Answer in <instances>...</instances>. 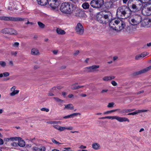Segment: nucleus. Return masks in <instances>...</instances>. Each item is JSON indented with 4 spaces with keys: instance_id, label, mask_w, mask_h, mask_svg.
I'll list each match as a JSON object with an SVG mask.
<instances>
[{
    "instance_id": "6",
    "label": "nucleus",
    "mask_w": 151,
    "mask_h": 151,
    "mask_svg": "<svg viewBox=\"0 0 151 151\" xmlns=\"http://www.w3.org/2000/svg\"><path fill=\"white\" fill-rule=\"evenodd\" d=\"M99 119H116L119 122H129L130 121L128 118L125 117H120L117 116H106L99 118Z\"/></svg>"
},
{
    "instance_id": "44",
    "label": "nucleus",
    "mask_w": 151,
    "mask_h": 151,
    "mask_svg": "<svg viewBox=\"0 0 151 151\" xmlns=\"http://www.w3.org/2000/svg\"><path fill=\"white\" fill-rule=\"evenodd\" d=\"M42 111H45L46 112H48L49 111V109L47 108H42L40 109Z\"/></svg>"
},
{
    "instance_id": "13",
    "label": "nucleus",
    "mask_w": 151,
    "mask_h": 151,
    "mask_svg": "<svg viewBox=\"0 0 151 151\" xmlns=\"http://www.w3.org/2000/svg\"><path fill=\"white\" fill-rule=\"evenodd\" d=\"M75 30L77 33L79 35L82 34L84 32V28L82 25L78 23L76 27Z\"/></svg>"
},
{
    "instance_id": "34",
    "label": "nucleus",
    "mask_w": 151,
    "mask_h": 151,
    "mask_svg": "<svg viewBox=\"0 0 151 151\" xmlns=\"http://www.w3.org/2000/svg\"><path fill=\"white\" fill-rule=\"evenodd\" d=\"M37 24L39 27L41 28H44L45 27V25L40 22H38Z\"/></svg>"
},
{
    "instance_id": "47",
    "label": "nucleus",
    "mask_w": 151,
    "mask_h": 151,
    "mask_svg": "<svg viewBox=\"0 0 151 151\" xmlns=\"http://www.w3.org/2000/svg\"><path fill=\"white\" fill-rule=\"evenodd\" d=\"M80 88V87H79V86H73L71 87V88L73 90L76 89H79Z\"/></svg>"
},
{
    "instance_id": "38",
    "label": "nucleus",
    "mask_w": 151,
    "mask_h": 151,
    "mask_svg": "<svg viewBox=\"0 0 151 151\" xmlns=\"http://www.w3.org/2000/svg\"><path fill=\"white\" fill-rule=\"evenodd\" d=\"M51 141L52 142L56 144V145H60L61 144L59 142H57L56 141L55 139H54V138H52L51 139Z\"/></svg>"
},
{
    "instance_id": "11",
    "label": "nucleus",
    "mask_w": 151,
    "mask_h": 151,
    "mask_svg": "<svg viewBox=\"0 0 151 151\" xmlns=\"http://www.w3.org/2000/svg\"><path fill=\"white\" fill-rule=\"evenodd\" d=\"M60 2L58 0H50L48 1V4L53 9H55L60 5Z\"/></svg>"
},
{
    "instance_id": "24",
    "label": "nucleus",
    "mask_w": 151,
    "mask_h": 151,
    "mask_svg": "<svg viewBox=\"0 0 151 151\" xmlns=\"http://www.w3.org/2000/svg\"><path fill=\"white\" fill-rule=\"evenodd\" d=\"M18 139L17 140H18V145L19 146L21 147H24L25 146V143L24 141L23 140H19V138L18 137Z\"/></svg>"
},
{
    "instance_id": "15",
    "label": "nucleus",
    "mask_w": 151,
    "mask_h": 151,
    "mask_svg": "<svg viewBox=\"0 0 151 151\" xmlns=\"http://www.w3.org/2000/svg\"><path fill=\"white\" fill-rule=\"evenodd\" d=\"M97 20L99 22L101 23H106L103 13H100L96 17Z\"/></svg>"
},
{
    "instance_id": "45",
    "label": "nucleus",
    "mask_w": 151,
    "mask_h": 151,
    "mask_svg": "<svg viewBox=\"0 0 151 151\" xmlns=\"http://www.w3.org/2000/svg\"><path fill=\"white\" fill-rule=\"evenodd\" d=\"M39 151H45L46 150V148L45 147H41L39 148Z\"/></svg>"
},
{
    "instance_id": "56",
    "label": "nucleus",
    "mask_w": 151,
    "mask_h": 151,
    "mask_svg": "<svg viewBox=\"0 0 151 151\" xmlns=\"http://www.w3.org/2000/svg\"><path fill=\"white\" fill-rule=\"evenodd\" d=\"M56 90V87H54L52 88V89L51 90V91L52 92H54V91L55 90Z\"/></svg>"
},
{
    "instance_id": "32",
    "label": "nucleus",
    "mask_w": 151,
    "mask_h": 151,
    "mask_svg": "<svg viewBox=\"0 0 151 151\" xmlns=\"http://www.w3.org/2000/svg\"><path fill=\"white\" fill-rule=\"evenodd\" d=\"M81 114L79 113H76L71 114L69 115L70 118H73L75 116H77L78 115H80Z\"/></svg>"
},
{
    "instance_id": "35",
    "label": "nucleus",
    "mask_w": 151,
    "mask_h": 151,
    "mask_svg": "<svg viewBox=\"0 0 151 151\" xmlns=\"http://www.w3.org/2000/svg\"><path fill=\"white\" fill-rule=\"evenodd\" d=\"M53 99L56 101L58 102H60L61 103H63L64 102V101L59 99L57 97H54Z\"/></svg>"
},
{
    "instance_id": "50",
    "label": "nucleus",
    "mask_w": 151,
    "mask_h": 151,
    "mask_svg": "<svg viewBox=\"0 0 151 151\" xmlns=\"http://www.w3.org/2000/svg\"><path fill=\"white\" fill-rule=\"evenodd\" d=\"M18 144L15 142H13L11 143V145L12 146H17Z\"/></svg>"
},
{
    "instance_id": "20",
    "label": "nucleus",
    "mask_w": 151,
    "mask_h": 151,
    "mask_svg": "<svg viewBox=\"0 0 151 151\" xmlns=\"http://www.w3.org/2000/svg\"><path fill=\"white\" fill-rule=\"evenodd\" d=\"M39 4L41 6H45L48 4V0H37Z\"/></svg>"
},
{
    "instance_id": "9",
    "label": "nucleus",
    "mask_w": 151,
    "mask_h": 151,
    "mask_svg": "<svg viewBox=\"0 0 151 151\" xmlns=\"http://www.w3.org/2000/svg\"><path fill=\"white\" fill-rule=\"evenodd\" d=\"M27 18L20 17H14L4 16L3 20L6 21H11L12 22H18L25 21Z\"/></svg>"
},
{
    "instance_id": "57",
    "label": "nucleus",
    "mask_w": 151,
    "mask_h": 151,
    "mask_svg": "<svg viewBox=\"0 0 151 151\" xmlns=\"http://www.w3.org/2000/svg\"><path fill=\"white\" fill-rule=\"evenodd\" d=\"M63 118L65 119L69 118H70L69 115L63 116Z\"/></svg>"
},
{
    "instance_id": "58",
    "label": "nucleus",
    "mask_w": 151,
    "mask_h": 151,
    "mask_svg": "<svg viewBox=\"0 0 151 151\" xmlns=\"http://www.w3.org/2000/svg\"><path fill=\"white\" fill-rule=\"evenodd\" d=\"M144 92L143 91H139L138 92H137V94H139L141 93H142Z\"/></svg>"
},
{
    "instance_id": "30",
    "label": "nucleus",
    "mask_w": 151,
    "mask_h": 151,
    "mask_svg": "<svg viewBox=\"0 0 151 151\" xmlns=\"http://www.w3.org/2000/svg\"><path fill=\"white\" fill-rule=\"evenodd\" d=\"M10 28H5L2 29L1 32L3 33L9 34V30Z\"/></svg>"
},
{
    "instance_id": "2",
    "label": "nucleus",
    "mask_w": 151,
    "mask_h": 151,
    "mask_svg": "<svg viewBox=\"0 0 151 151\" xmlns=\"http://www.w3.org/2000/svg\"><path fill=\"white\" fill-rule=\"evenodd\" d=\"M128 6L132 9H131V15L134 13L140 11L142 4L141 0H130L128 2Z\"/></svg>"
},
{
    "instance_id": "3",
    "label": "nucleus",
    "mask_w": 151,
    "mask_h": 151,
    "mask_svg": "<svg viewBox=\"0 0 151 151\" xmlns=\"http://www.w3.org/2000/svg\"><path fill=\"white\" fill-rule=\"evenodd\" d=\"M110 27L116 31H120L125 26V24L122 21L118 19H112L109 22Z\"/></svg>"
},
{
    "instance_id": "61",
    "label": "nucleus",
    "mask_w": 151,
    "mask_h": 151,
    "mask_svg": "<svg viewBox=\"0 0 151 151\" xmlns=\"http://www.w3.org/2000/svg\"><path fill=\"white\" fill-rule=\"evenodd\" d=\"M62 94L65 97L66 95V93L65 92H63Z\"/></svg>"
},
{
    "instance_id": "54",
    "label": "nucleus",
    "mask_w": 151,
    "mask_h": 151,
    "mask_svg": "<svg viewBox=\"0 0 151 151\" xmlns=\"http://www.w3.org/2000/svg\"><path fill=\"white\" fill-rule=\"evenodd\" d=\"M4 142L3 139L0 138V145H2L3 144Z\"/></svg>"
},
{
    "instance_id": "4",
    "label": "nucleus",
    "mask_w": 151,
    "mask_h": 151,
    "mask_svg": "<svg viewBox=\"0 0 151 151\" xmlns=\"http://www.w3.org/2000/svg\"><path fill=\"white\" fill-rule=\"evenodd\" d=\"M75 8V6L71 3L65 2L61 4L60 10L63 13L70 14L73 12Z\"/></svg>"
},
{
    "instance_id": "21",
    "label": "nucleus",
    "mask_w": 151,
    "mask_h": 151,
    "mask_svg": "<svg viewBox=\"0 0 151 151\" xmlns=\"http://www.w3.org/2000/svg\"><path fill=\"white\" fill-rule=\"evenodd\" d=\"M147 55V53H145V52L140 54V55H137L135 57V59L136 60H139L141 58H144Z\"/></svg>"
},
{
    "instance_id": "17",
    "label": "nucleus",
    "mask_w": 151,
    "mask_h": 151,
    "mask_svg": "<svg viewBox=\"0 0 151 151\" xmlns=\"http://www.w3.org/2000/svg\"><path fill=\"white\" fill-rule=\"evenodd\" d=\"M150 70H151V65L141 70L136 72V74L137 75L140 74L145 73Z\"/></svg>"
},
{
    "instance_id": "39",
    "label": "nucleus",
    "mask_w": 151,
    "mask_h": 151,
    "mask_svg": "<svg viewBox=\"0 0 151 151\" xmlns=\"http://www.w3.org/2000/svg\"><path fill=\"white\" fill-rule=\"evenodd\" d=\"M0 65L3 67H4L6 66V63L4 61H0Z\"/></svg>"
},
{
    "instance_id": "27",
    "label": "nucleus",
    "mask_w": 151,
    "mask_h": 151,
    "mask_svg": "<svg viewBox=\"0 0 151 151\" xmlns=\"http://www.w3.org/2000/svg\"><path fill=\"white\" fill-rule=\"evenodd\" d=\"M56 32L58 34L63 35L65 33V32L60 28H58L56 30Z\"/></svg>"
},
{
    "instance_id": "16",
    "label": "nucleus",
    "mask_w": 151,
    "mask_h": 151,
    "mask_svg": "<svg viewBox=\"0 0 151 151\" xmlns=\"http://www.w3.org/2000/svg\"><path fill=\"white\" fill-rule=\"evenodd\" d=\"M104 4L105 8L109 9L113 7V2L111 0L110 1H106Z\"/></svg>"
},
{
    "instance_id": "19",
    "label": "nucleus",
    "mask_w": 151,
    "mask_h": 151,
    "mask_svg": "<svg viewBox=\"0 0 151 151\" xmlns=\"http://www.w3.org/2000/svg\"><path fill=\"white\" fill-rule=\"evenodd\" d=\"M31 54L34 55H37L40 54V52L37 48H34L31 50Z\"/></svg>"
},
{
    "instance_id": "31",
    "label": "nucleus",
    "mask_w": 151,
    "mask_h": 151,
    "mask_svg": "<svg viewBox=\"0 0 151 151\" xmlns=\"http://www.w3.org/2000/svg\"><path fill=\"white\" fill-rule=\"evenodd\" d=\"M143 111L142 110H137L136 111H135L132 112V113H129L128 114V115H135L136 114H138V113H140V112Z\"/></svg>"
},
{
    "instance_id": "10",
    "label": "nucleus",
    "mask_w": 151,
    "mask_h": 151,
    "mask_svg": "<svg viewBox=\"0 0 151 151\" xmlns=\"http://www.w3.org/2000/svg\"><path fill=\"white\" fill-rule=\"evenodd\" d=\"M102 13L106 23L109 22L112 19V14L110 11H105Z\"/></svg>"
},
{
    "instance_id": "25",
    "label": "nucleus",
    "mask_w": 151,
    "mask_h": 151,
    "mask_svg": "<svg viewBox=\"0 0 151 151\" xmlns=\"http://www.w3.org/2000/svg\"><path fill=\"white\" fill-rule=\"evenodd\" d=\"M92 147L94 150H97L99 149L100 145L97 143H94L92 144Z\"/></svg>"
},
{
    "instance_id": "8",
    "label": "nucleus",
    "mask_w": 151,
    "mask_h": 151,
    "mask_svg": "<svg viewBox=\"0 0 151 151\" xmlns=\"http://www.w3.org/2000/svg\"><path fill=\"white\" fill-rule=\"evenodd\" d=\"M142 13L145 16H149L151 14V3H147L143 7Z\"/></svg>"
},
{
    "instance_id": "26",
    "label": "nucleus",
    "mask_w": 151,
    "mask_h": 151,
    "mask_svg": "<svg viewBox=\"0 0 151 151\" xmlns=\"http://www.w3.org/2000/svg\"><path fill=\"white\" fill-rule=\"evenodd\" d=\"M115 78V77L114 76H107L104 77L103 80L104 81H108L114 79Z\"/></svg>"
},
{
    "instance_id": "22",
    "label": "nucleus",
    "mask_w": 151,
    "mask_h": 151,
    "mask_svg": "<svg viewBox=\"0 0 151 151\" xmlns=\"http://www.w3.org/2000/svg\"><path fill=\"white\" fill-rule=\"evenodd\" d=\"M65 107L64 109V110L67 109L68 110H73L74 109V106L72 104H65L64 105Z\"/></svg>"
},
{
    "instance_id": "63",
    "label": "nucleus",
    "mask_w": 151,
    "mask_h": 151,
    "mask_svg": "<svg viewBox=\"0 0 151 151\" xmlns=\"http://www.w3.org/2000/svg\"><path fill=\"white\" fill-rule=\"evenodd\" d=\"M118 58V57L116 56L114 57L113 58V60L114 61L116 60Z\"/></svg>"
},
{
    "instance_id": "49",
    "label": "nucleus",
    "mask_w": 151,
    "mask_h": 151,
    "mask_svg": "<svg viewBox=\"0 0 151 151\" xmlns=\"http://www.w3.org/2000/svg\"><path fill=\"white\" fill-rule=\"evenodd\" d=\"M111 83L114 86H116L117 85V83L115 81H112Z\"/></svg>"
},
{
    "instance_id": "60",
    "label": "nucleus",
    "mask_w": 151,
    "mask_h": 151,
    "mask_svg": "<svg viewBox=\"0 0 151 151\" xmlns=\"http://www.w3.org/2000/svg\"><path fill=\"white\" fill-rule=\"evenodd\" d=\"M53 52L54 54H57L58 53V51L57 50H54Z\"/></svg>"
},
{
    "instance_id": "41",
    "label": "nucleus",
    "mask_w": 151,
    "mask_h": 151,
    "mask_svg": "<svg viewBox=\"0 0 151 151\" xmlns=\"http://www.w3.org/2000/svg\"><path fill=\"white\" fill-rule=\"evenodd\" d=\"M32 150L33 151H39V148L36 147V146H34L32 148Z\"/></svg>"
},
{
    "instance_id": "42",
    "label": "nucleus",
    "mask_w": 151,
    "mask_h": 151,
    "mask_svg": "<svg viewBox=\"0 0 151 151\" xmlns=\"http://www.w3.org/2000/svg\"><path fill=\"white\" fill-rule=\"evenodd\" d=\"M119 113L121 114H125L127 113V109H124L120 110Z\"/></svg>"
},
{
    "instance_id": "55",
    "label": "nucleus",
    "mask_w": 151,
    "mask_h": 151,
    "mask_svg": "<svg viewBox=\"0 0 151 151\" xmlns=\"http://www.w3.org/2000/svg\"><path fill=\"white\" fill-rule=\"evenodd\" d=\"M108 91L107 89H103L101 91V93H103L104 92H106Z\"/></svg>"
},
{
    "instance_id": "40",
    "label": "nucleus",
    "mask_w": 151,
    "mask_h": 151,
    "mask_svg": "<svg viewBox=\"0 0 151 151\" xmlns=\"http://www.w3.org/2000/svg\"><path fill=\"white\" fill-rule=\"evenodd\" d=\"M114 102L109 103L107 105V107L108 108H112L114 106Z\"/></svg>"
},
{
    "instance_id": "43",
    "label": "nucleus",
    "mask_w": 151,
    "mask_h": 151,
    "mask_svg": "<svg viewBox=\"0 0 151 151\" xmlns=\"http://www.w3.org/2000/svg\"><path fill=\"white\" fill-rule=\"evenodd\" d=\"M65 129H66V127H61L60 126L58 130L60 131H62Z\"/></svg>"
},
{
    "instance_id": "5",
    "label": "nucleus",
    "mask_w": 151,
    "mask_h": 151,
    "mask_svg": "<svg viewBox=\"0 0 151 151\" xmlns=\"http://www.w3.org/2000/svg\"><path fill=\"white\" fill-rule=\"evenodd\" d=\"M131 16L129 19V22L132 25H137L141 21V16L138 14H132Z\"/></svg>"
},
{
    "instance_id": "1",
    "label": "nucleus",
    "mask_w": 151,
    "mask_h": 151,
    "mask_svg": "<svg viewBox=\"0 0 151 151\" xmlns=\"http://www.w3.org/2000/svg\"><path fill=\"white\" fill-rule=\"evenodd\" d=\"M131 9L129 7L124 6L119 7L116 11L117 17L121 19H124L131 16Z\"/></svg>"
},
{
    "instance_id": "51",
    "label": "nucleus",
    "mask_w": 151,
    "mask_h": 151,
    "mask_svg": "<svg viewBox=\"0 0 151 151\" xmlns=\"http://www.w3.org/2000/svg\"><path fill=\"white\" fill-rule=\"evenodd\" d=\"M60 126L57 125H54L53 126L56 129L58 130Z\"/></svg>"
},
{
    "instance_id": "7",
    "label": "nucleus",
    "mask_w": 151,
    "mask_h": 151,
    "mask_svg": "<svg viewBox=\"0 0 151 151\" xmlns=\"http://www.w3.org/2000/svg\"><path fill=\"white\" fill-rule=\"evenodd\" d=\"M91 6L93 8H100L104 4V0H92L90 3Z\"/></svg>"
},
{
    "instance_id": "36",
    "label": "nucleus",
    "mask_w": 151,
    "mask_h": 151,
    "mask_svg": "<svg viewBox=\"0 0 151 151\" xmlns=\"http://www.w3.org/2000/svg\"><path fill=\"white\" fill-rule=\"evenodd\" d=\"M12 46L15 47H19V43L18 42H15L12 44Z\"/></svg>"
},
{
    "instance_id": "14",
    "label": "nucleus",
    "mask_w": 151,
    "mask_h": 151,
    "mask_svg": "<svg viewBox=\"0 0 151 151\" xmlns=\"http://www.w3.org/2000/svg\"><path fill=\"white\" fill-rule=\"evenodd\" d=\"M141 23L142 26L148 27L151 24V20L148 18H145L143 20H141Z\"/></svg>"
},
{
    "instance_id": "52",
    "label": "nucleus",
    "mask_w": 151,
    "mask_h": 151,
    "mask_svg": "<svg viewBox=\"0 0 151 151\" xmlns=\"http://www.w3.org/2000/svg\"><path fill=\"white\" fill-rule=\"evenodd\" d=\"M73 129V127H68L66 128V129H67L68 130H72Z\"/></svg>"
},
{
    "instance_id": "18",
    "label": "nucleus",
    "mask_w": 151,
    "mask_h": 151,
    "mask_svg": "<svg viewBox=\"0 0 151 151\" xmlns=\"http://www.w3.org/2000/svg\"><path fill=\"white\" fill-rule=\"evenodd\" d=\"M16 89V87L15 86H13L11 88V91H12L11 93H10V94L11 96H13L16 94H18L19 92V90H15Z\"/></svg>"
},
{
    "instance_id": "29",
    "label": "nucleus",
    "mask_w": 151,
    "mask_h": 151,
    "mask_svg": "<svg viewBox=\"0 0 151 151\" xmlns=\"http://www.w3.org/2000/svg\"><path fill=\"white\" fill-rule=\"evenodd\" d=\"M82 6L83 9H87L89 8L90 6L88 3L85 2L82 4Z\"/></svg>"
},
{
    "instance_id": "46",
    "label": "nucleus",
    "mask_w": 151,
    "mask_h": 151,
    "mask_svg": "<svg viewBox=\"0 0 151 151\" xmlns=\"http://www.w3.org/2000/svg\"><path fill=\"white\" fill-rule=\"evenodd\" d=\"M60 122L59 121H50L49 122V123L50 124H57Z\"/></svg>"
},
{
    "instance_id": "28",
    "label": "nucleus",
    "mask_w": 151,
    "mask_h": 151,
    "mask_svg": "<svg viewBox=\"0 0 151 151\" xmlns=\"http://www.w3.org/2000/svg\"><path fill=\"white\" fill-rule=\"evenodd\" d=\"M19 138L17 137H10V138H5L4 139V141L9 142V140L14 141L17 140Z\"/></svg>"
},
{
    "instance_id": "48",
    "label": "nucleus",
    "mask_w": 151,
    "mask_h": 151,
    "mask_svg": "<svg viewBox=\"0 0 151 151\" xmlns=\"http://www.w3.org/2000/svg\"><path fill=\"white\" fill-rule=\"evenodd\" d=\"M12 55L16 56L17 53V51H12L11 52Z\"/></svg>"
},
{
    "instance_id": "59",
    "label": "nucleus",
    "mask_w": 151,
    "mask_h": 151,
    "mask_svg": "<svg viewBox=\"0 0 151 151\" xmlns=\"http://www.w3.org/2000/svg\"><path fill=\"white\" fill-rule=\"evenodd\" d=\"M68 97L69 98H72L73 96V94H69L68 96Z\"/></svg>"
},
{
    "instance_id": "64",
    "label": "nucleus",
    "mask_w": 151,
    "mask_h": 151,
    "mask_svg": "<svg viewBox=\"0 0 151 151\" xmlns=\"http://www.w3.org/2000/svg\"><path fill=\"white\" fill-rule=\"evenodd\" d=\"M9 63L11 65H13V63L12 61H9Z\"/></svg>"
},
{
    "instance_id": "37",
    "label": "nucleus",
    "mask_w": 151,
    "mask_h": 151,
    "mask_svg": "<svg viewBox=\"0 0 151 151\" xmlns=\"http://www.w3.org/2000/svg\"><path fill=\"white\" fill-rule=\"evenodd\" d=\"M2 76L4 77H6L8 76L10 74L9 72H5L2 73Z\"/></svg>"
},
{
    "instance_id": "53",
    "label": "nucleus",
    "mask_w": 151,
    "mask_h": 151,
    "mask_svg": "<svg viewBox=\"0 0 151 151\" xmlns=\"http://www.w3.org/2000/svg\"><path fill=\"white\" fill-rule=\"evenodd\" d=\"M127 113L133 111L134 110V109H127Z\"/></svg>"
},
{
    "instance_id": "33",
    "label": "nucleus",
    "mask_w": 151,
    "mask_h": 151,
    "mask_svg": "<svg viewBox=\"0 0 151 151\" xmlns=\"http://www.w3.org/2000/svg\"><path fill=\"white\" fill-rule=\"evenodd\" d=\"M118 110V109H115L112 110H110V111H108L105 112L104 113V114H109L111 113L116 111H117Z\"/></svg>"
},
{
    "instance_id": "23",
    "label": "nucleus",
    "mask_w": 151,
    "mask_h": 151,
    "mask_svg": "<svg viewBox=\"0 0 151 151\" xmlns=\"http://www.w3.org/2000/svg\"><path fill=\"white\" fill-rule=\"evenodd\" d=\"M17 34V32L14 29L10 28L9 34L11 35H16Z\"/></svg>"
},
{
    "instance_id": "12",
    "label": "nucleus",
    "mask_w": 151,
    "mask_h": 151,
    "mask_svg": "<svg viewBox=\"0 0 151 151\" xmlns=\"http://www.w3.org/2000/svg\"><path fill=\"white\" fill-rule=\"evenodd\" d=\"M98 65H93L92 66L86 67L84 68V71L86 73L93 72L96 70V69L99 68Z\"/></svg>"
},
{
    "instance_id": "62",
    "label": "nucleus",
    "mask_w": 151,
    "mask_h": 151,
    "mask_svg": "<svg viewBox=\"0 0 151 151\" xmlns=\"http://www.w3.org/2000/svg\"><path fill=\"white\" fill-rule=\"evenodd\" d=\"M147 46L148 47H150L151 46V42L147 44Z\"/></svg>"
}]
</instances>
